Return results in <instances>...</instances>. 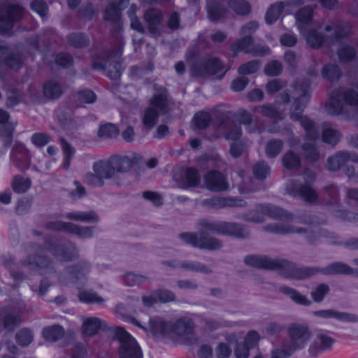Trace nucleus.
<instances>
[{
  "label": "nucleus",
  "mask_w": 358,
  "mask_h": 358,
  "mask_svg": "<svg viewBox=\"0 0 358 358\" xmlns=\"http://www.w3.org/2000/svg\"><path fill=\"white\" fill-rule=\"evenodd\" d=\"M129 322L146 332L156 336L169 337L180 344L193 348L199 343V337L195 331L194 321L187 316L170 322L160 316L150 318L148 323L141 317H131Z\"/></svg>",
  "instance_id": "1"
},
{
  "label": "nucleus",
  "mask_w": 358,
  "mask_h": 358,
  "mask_svg": "<svg viewBox=\"0 0 358 358\" xmlns=\"http://www.w3.org/2000/svg\"><path fill=\"white\" fill-rule=\"evenodd\" d=\"M294 100L290 109V118L299 121L306 131V137L309 140H315L319 137V131L312 120L302 113L309 98V86L308 85L296 87Z\"/></svg>",
  "instance_id": "2"
},
{
  "label": "nucleus",
  "mask_w": 358,
  "mask_h": 358,
  "mask_svg": "<svg viewBox=\"0 0 358 358\" xmlns=\"http://www.w3.org/2000/svg\"><path fill=\"white\" fill-rule=\"evenodd\" d=\"M266 231L279 234H306V239L310 244L317 243L321 237L326 238L331 244H341L339 238L334 233H330L322 229H305L301 227H294L289 224H268L263 227Z\"/></svg>",
  "instance_id": "3"
},
{
  "label": "nucleus",
  "mask_w": 358,
  "mask_h": 358,
  "mask_svg": "<svg viewBox=\"0 0 358 358\" xmlns=\"http://www.w3.org/2000/svg\"><path fill=\"white\" fill-rule=\"evenodd\" d=\"M318 273H322L325 275H356L358 276V269H353L348 264L343 262H334L324 268L320 267H297L294 271L291 276L296 280H303L310 278Z\"/></svg>",
  "instance_id": "4"
},
{
  "label": "nucleus",
  "mask_w": 358,
  "mask_h": 358,
  "mask_svg": "<svg viewBox=\"0 0 358 358\" xmlns=\"http://www.w3.org/2000/svg\"><path fill=\"white\" fill-rule=\"evenodd\" d=\"M244 262L248 266L257 268L280 269L285 278L291 279H294V277L290 274L296 269V266L293 262L284 259H271L266 256L248 255L245 257Z\"/></svg>",
  "instance_id": "5"
},
{
  "label": "nucleus",
  "mask_w": 358,
  "mask_h": 358,
  "mask_svg": "<svg viewBox=\"0 0 358 358\" xmlns=\"http://www.w3.org/2000/svg\"><path fill=\"white\" fill-rule=\"evenodd\" d=\"M130 163L127 157L113 156L108 159L94 162L92 171L100 174L104 180L111 179L117 173L127 171L129 169Z\"/></svg>",
  "instance_id": "6"
},
{
  "label": "nucleus",
  "mask_w": 358,
  "mask_h": 358,
  "mask_svg": "<svg viewBox=\"0 0 358 358\" xmlns=\"http://www.w3.org/2000/svg\"><path fill=\"white\" fill-rule=\"evenodd\" d=\"M204 232H213L238 238H245L249 236V231L245 227L236 222H228L203 220V234Z\"/></svg>",
  "instance_id": "7"
},
{
  "label": "nucleus",
  "mask_w": 358,
  "mask_h": 358,
  "mask_svg": "<svg viewBox=\"0 0 358 358\" xmlns=\"http://www.w3.org/2000/svg\"><path fill=\"white\" fill-rule=\"evenodd\" d=\"M114 336L120 343V358H143L141 350L136 341L124 329L115 327Z\"/></svg>",
  "instance_id": "8"
},
{
  "label": "nucleus",
  "mask_w": 358,
  "mask_h": 358,
  "mask_svg": "<svg viewBox=\"0 0 358 358\" xmlns=\"http://www.w3.org/2000/svg\"><path fill=\"white\" fill-rule=\"evenodd\" d=\"M255 210V214L252 215V212H250V213H244L241 215V217L245 221L256 223H260L264 221V215L274 219H292V215L290 213L271 204L257 205Z\"/></svg>",
  "instance_id": "9"
},
{
  "label": "nucleus",
  "mask_w": 358,
  "mask_h": 358,
  "mask_svg": "<svg viewBox=\"0 0 358 358\" xmlns=\"http://www.w3.org/2000/svg\"><path fill=\"white\" fill-rule=\"evenodd\" d=\"M23 8L18 4L8 3L0 12V32L8 34L15 22L23 16Z\"/></svg>",
  "instance_id": "10"
},
{
  "label": "nucleus",
  "mask_w": 358,
  "mask_h": 358,
  "mask_svg": "<svg viewBox=\"0 0 358 358\" xmlns=\"http://www.w3.org/2000/svg\"><path fill=\"white\" fill-rule=\"evenodd\" d=\"M46 227L52 230H58L73 234L83 239L90 238L93 237L94 234V227H80L73 223L61 221L49 222L46 224Z\"/></svg>",
  "instance_id": "11"
},
{
  "label": "nucleus",
  "mask_w": 358,
  "mask_h": 358,
  "mask_svg": "<svg viewBox=\"0 0 358 358\" xmlns=\"http://www.w3.org/2000/svg\"><path fill=\"white\" fill-rule=\"evenodd\" d=\"M288 334L294 350L303 348L311 337V332L308 327L298 323H293L289 326Z\"/></svg>",
  "instance_id": "12"
},
{
  "label": "nucleus",
  "mask_w": 358,
  "mask_h": 358,
  "mask_svg": "<svg viewBox=\"0 0 358 358\" xmlns=\"http://www.w3.org/2000/svg\"><path fill=\"white\" fill-rule=\"evenodd\" d=\"M28 255L22 261V264L28 269L38 271L47 268L50 262L44 257L39 256L42 253V249L38 245H31L27 248Z\"/></svg>",
  "instance_id": "13"
},
{
  "label": "nucleus",
  "mask_w": 358,
  "mask_h": 358,
  "mask_svg": "<svg viewBox=\"0 0 358 358\" xmlns=\"http://www.w3.org/2000/svg\"><path fill=\"white\" fill-rule=\"evenodd\" d=\"M46 248L50 252L60 257L62 260H72L78 256L77 248L70 242L59 244L51 241L46 243Z\"/></svg>",
  "instance_id": "14"
},
{
  "label": "nucleus",
  "mask_w": 358,
  "mask_h": 358,
  "mask_svg": "<svg viewBox=\"0 0 358 358\" xmlns=\"http://www.w3.org/2000/svg\"><path fill=\"white\" fill-rule=\"evenodd\" d=\"M123 46H124V44L121 43L119 45L117 50L114 52L111 53L107 59L103 60L101 62H94L93 64H92L93 69H94L96 70L101 71V70H105L107 68H108V77L110 79H113V80L119 78L122 73V68H121L120 64L119 62H115L113 65L115 71H113L110 69V64H109V62L113 58L114 59L118 58L122 55V50H123Z\"/></svg>",
  "instance_id": "15"
},
{
  "label": "nucleus",
  "mask_w": 358,
  "mask_h": 358,
  "mask_svg": "<svg viewBox=\"0 0 358 358\" xmlns=\"http://www.w3.org/2000/svg\"><path fill=\"white\" fill-rule=\"evenodd\" d=\"M170 100L166 90L159 85H154V92L150 100V108L166 114L169 110Z\"/></svg>",
  "instance_id": "16"
},
{
  "label": "nucleus",
  "mask_w": 358,
  "mask_h": 358,
  "mask_svg": "<svg viewBox=\"0 0 358 358\" xmlns=\"http://www.w3.org/2000/svg\"><path fill=\"white\" fill-rule=\"evenodd\" d=\"M206 187L210 191L220 192L229 189L228 183L224 176L219 171H212L205 176Z\"/></svg>",
  "instance_id": "17"
},
{
  "label": "nucleus",
  "mask_w": 358,
  "mask_h": 358,
  "mask_svg": "<svg viewBox=\"0 0 358 358\" xmlns=\"http://www.w3.org/2000/svg\"><path fill=\"white\" fill-rule=\"evenodd\" d=\"M203 205L213 208H222L226 207L243 208L246 206L247 202L244 200L237 199L234 197L216 196L203 201Z\"/></svg>",
  "instance_id": "18"
},
{
  "label": "nucleus",
  "mask_w": 358,
  "mask_h": 358,
  "mask_svg": "<svg viewBox=\"0 0 358 358\" xmlns=\"http://www.w3.org/2000/svg\"><path fill=\"white\" fill-rule=\"evenodd\" d=\"M30 153L22 143H15L10 153V160L20 170L26 169L30 163Z\"/></svg>",
  "instance_id": "19"
},
{
  "label": "nucleus",
  "mask_w": 358,
  "mask_h": 358,
  "mask_svg": "<svg viewBox=\"0 0 358 358\" xmlns=\"http://www.w3.org/2000/svg\"><path fill=\"white\" fill-rule=\"evenodd\" d=\"M227 71L228 69L224 71V64L217 57L206 56L203 59V78L207 76H215L222 73L217 76V78L220 80Z\"/></svg>",
  "instance_id": "20"
},
{
  "label": "nucleus",
  "mask_w": 358,
  "mask_h": 358,
  "mask_svg": "<svg viewBox=\"0 0 358 358\" xmlns=\"http://www.w3.org/2000/svg\"><path fill=\"white\" fill-rule=\"evenodd\" d=\"M162 14L155 9L148 10L144 14V20L152 36L157 38L160 35V24Z\"/></svg>",
  "instance_id": "21"
},
{
  "label": "nucleus",
  "mask_w": 358,
  "mask_h": 358,
  "mask_svg": "<svg viewBox=\"0 0 358 358\" xmlns=\"http://www.w3.org/2000/svg\"><path fill=\"white\" fill-rule=\"evenodd\" d=\"M22 58L19 54H11L10 50L0 41V62L5 63L13 69H19L22 64Z\"/></svg>",
  "instance_id": "22"
},
{
  "label": "nucleus",
  "mask_w": 358,
  "mask_h": 358,
  "mask_svg": "<svg viewBox=\"0 0 358 358\" xmlns=\"http://www.w3.org/2000/svg\"><path fill=\"white\" fill-rule=\"evenodd\" d=\"M340 98L341 97V91L338 89L334 90L331 95L330 99L326 103V112L331 115H340L343 109V104Z\"/></svg>",
  "instance_id": "23"
},
{
  "label": "nucleus",
  "mask_w": 358,
  "mask_h": 358,
  "mask_svg": "<svg viewBox=\"0 0 358 358\" xmlns=\"http://www.w3.org/2000/svg\"><path fill=\"white\" fill-rule=\"evenodd\" d=\"M314 315L317 317H320L323 318H336L339 320L350 322H358V315L351 313L338 312L334 310H317L313 313Z\"/></svg>",
  "instance_id": "24"
},
{
  "label": "nucleus",
  "mask_w": 358,
  "mask_h": 358,
  "mask_svg": "<svg viewBox=\"0 0 358 358\" xmlns=\"http://www.w3.org/2000/svg\"><path fill=\"white\" fill-rule=\"evenodd\" d=\"M129 4V0H118L109 4L104 13V18L106 20L117 22L120 18V11Z\"/></svg>",
  "instance_id": "25"
},
{
  "label": "nucleus",
  "mask_w": 358,
  "mask_h": 358,
  "mask_svg": "<svg viewBox=\"0 0 358 358\" xmlns=\"http://www.w3.org/2000/svg\"><path fill=\"white\" fill-rule=\"evenodd\" d=\"M90 270V266L87 262H82L78 264L71 271L72 280H73L74 282L76 283L78 286L85 285L87 282V275Z\"/></svg>",
  "instance_id": "26"
},
{
  "label": "nucleus",
  "mask_w": 358,
  "mask_h": 358,
  "mask_svg": "<svg viewBox=\"0 0 358 358\" xmlns=\"http://www.w3.org/2000/svg\"><path fill=\"white\" fill-rule=\"evenodd\" d=\"M104 322L96 317H88L83 319V331L88 336H93L103 327Z\"/></svg>",
  "instance_id": "27"
},
{
  "label": "nucleus",
  "mask_w": 358,
  "mask_h": 358,
  "mask_svg": "<svg viewBox=\"0 0 358 358\" xmlns=\"http://www.w3.org/2000/svg\"><path fill=\"white\" fill-rule=\"evenodd\" d=\"M290 189L298 194L306 201L315 202L317 200V193L308 185H302L293 182L290 185Z\"/></svg>",
  "instance_id": "28"
},
{
  "label": "nucleus",
  "mask_w": 358,
  "mask_h": 358,
  "mask_svg": "<svg viewBox=\"0 0 358 358\" xmlns=\"http://www.w3.org/2000/svg\"><path fill=\"white\" fill-rule=\"evenodd\" d=\"M227 9L220 3L215 1H208L207 16L210 21L215 22L224 17Z\"/></svg>",
  "instance_id": "29"
},
{
  "label": "nucleus",
  "mask_w": 358,
  "mask_h": 358,
  "mask_svg": "<svg viewBox=\"0 0 358 358\" xmlns=\"http://www.w3.org/2000/svg\"><path fill=\"white\" fill-rule=\"evenodd\" d=\"M64 217L69 220L85 222H96L99 220L98 215L94 211H73L66 213Z\"/></svg>",
  "instance_id": "30"
},
{
  "label": "nucleus",
  "mask_w": 358,
  "mask_h": 358,
  "mask_svg": "<svg viewBox=\"0 0 358 358\" xmlns=\"http://www.w3.org/2000/svg\"><path fill=\"white\" fill-rule=\"evenodd\" d=\"M253 41L254 38L252 36H242L241 38L236 40L231 45L230 49L234 55H237L240 52L248 54Z\"/></svg>",
  "instance_id": "31"
},
{
  "label": "nucleus",
  "mask_w": 358,
  "mask_h": 358,
  "mask_svg": "<svg viewBox=\"0 0 358 358\" xmlns=\"http://www.w3.org/2000/svg\"><path fill=\"white\" fill-rule=\"evenodd\" d=\"M124 284L129 287L138 286L149 281V277L146 274L127 272L122 277Z\"/></svg>",
  "instance_id": "32"
},
{
  "label": "nucleus",
  "mask_w": 358,
  "mask_h": 358,
  "mask_svg": "<svg viewBox=\"0 0 358 358\" xmlns=\"http://www.w3.org/2000/svg\"><path fill=\"white\" fill-rule=\"evenodd\" d=\"M348 156L346 151H342L329 157L326 164L327 169L331 171L339 170L348 162Z\"/></svg>",
  "instance_id": "33"
},
{
  "label": "nucleus",
  "mask_w": 358,
  "mask_h": 358,
  "mask_svg": "<svg viewBox=\"0 0 358 358\" xmlns=\"http://www.w3.org/2000/svg\"><path fill=\"white\" fill-rule=\"evenodd\" d=\"M279 290L281 293L289 296L293 301L298 304L303 306H309L311 303V301L309 299H308L304 295H302L296 289L292 287L287 286H281Z\"/></svg>",
  "instance_id": "34"
},
{
  "label": "nucleus",
  "mask_w": 358,
  "mask_h": 358,
  "mask_svg": "<svg viewBox=\"0 0 358 358\" xmlns=\"http://www.w3.org/2000/svg\"><path fill=\"white\" fill-rule=\"evenodd\" d=\"M279 290L281 293L289 296L293 301L298 304L303 306H309L311 303V301L309 299H308L304 295H302L296 289L292 287L287 286H281Z\"/></svg>",
  "instance_id": "35"
},
{
  "label": "nucleus",
  "mask_w": 358,
  "mask_h": 358,
  "mask_svg": "<svg viewBox=\"0 0 358 358\" xmlns=\"http://www.w3.org/2000/svg\"><path fill=\"white\" fill-rule=\"evenodd\" d=\"M341 135L338 129L329 124H324L322 140L324 143L335 145L340 140Z\"/></svg>",
  "instance_id": "36"
},
{
  "label": "nucleus",
  "mask_w": 358,
  "mask_h": 358,
  "mask_svg": "<svg viewBox=\"0 0 358 358\" xmlns=\"http://www.w3.org/2000/svg\"><path fill=\"white\" fill-rule=\"evenodd\" d=\"M161 115L164 114L148 106L145 109L142 116L143 126L148 129L153 128L158 121L159 116Z\"/></svg>",
  "instance_id": "37"
},
{
  "label": "nucleus",
  "mask_w": 358,
  "mask_h": 358,
  "mask_svg": "<svg viewBox=\"0 0 358 358\" xmlns=\"http://www.w3.org/2000/svg\"><path fill=\"white\" fill-rule=\"evenodd\" d=\"M301 33L304 35L307 43L312 48H320L325 41L324 36L316 29H310L307 32L303 30Z\"/></svg>",
  "instance_id": "38"
},
{
  "label": "nucleus",
  "mask_w": 358,
  "mask_h": 358,
  "mask_svg": "<svg viewBox=\"0 0 358 358\" xmlns=\"http://www.w3.org/2000/svg\"><path fill=\"white\" fill-rule=\"evenodd\" d=\"M79 300L84 303L103 304L105 299L92 290H83L78 292Z\"/></svg>",
  "instance_id": "39"
},
{
  "label": "nucleus",
  "mask_w": 358,
  "mask_h": 358,
  "mask_svg": "<svg viewBox=\"0 0 358 358\" xmlns=\"http://www.w3.org/2000/svg\"><path fill=\"white\" fill-rule=\"evenodd\" d=\"M60 84L55 80L47 81L43 85V94L48 99H56L62 94Z\"/></svg>",
  "instance_id": "40"
},
{
  "label": "nucleus",
  "mask_w": 358,
  "mask_h": 358,
  "mask_svg": "<svg viewBox=\"0 0 358 358\" xmlns=\"http://www.w3.org/2000/svg\"><path fill=\"white\" fill-rule=\"evenodd\" d=\"M313 10L308 7L305 6L301 8L296 13V19L297 20V25L301 32H303L304 26L308 24L312 20Z\"/></svg>",
  "instance_id": "41"
},
{
  "label": "nucleus",
  "mask_w": 358,
  "mask_h": 358,
  "mask_svg": "<svg viewBox=\"0 0 358 358\" xmlns=\"http://www.w3.org/2000/svg\"><path fill=\"white\" fill-rule=\"evenodd\" d=\"M282 162L287 169H297L301 166L300 157L293 151H287L282 157Z\"/></svg>",
  "instance_id": "42"
},
{
  "label": "nucleus",
  "mask_w": 358,
  "mask_h": 358,
  "mask_svg": "<svg viewBox=\"0 0 358 358\" xmlns=\"http://www.w3.org/2000/svg\"><path fill=\"white\" fill-rule=\"evenodd\" d=\"M284 142L280 139H271L265 145V153L269 158L276 157L282 150Z\"/></svg>",
  "instance_id": "43"
},
{
  "label": "nucleus",
  "mask_w": 358,
  "mask_h": 358,
  "mask_svg": "<svg viewBox=\"0 0 358 358\" xmlns=\"http://www.w3.org/2000/svg\"><path fill=\"white\" fill-rule=\"evenodd\" d=\"M64 329L59 325H53L44 328L43 330V338L50 342H55L64 336Z\"/></svg>",
  "instance_id": "44"
},
{
  "label": "nucleus",
  "mask_w": 358,
  "mask_h": 358,
  "mask_svg": "<svg viewBox=\"0 0 358 358\" xmlns=\"http://www.w3.org/2000/svg\"><path fill=\"white\" fill-rule=\"evenodd\" d=\"M16 125V123L9 122L3 124L0 129V138L6 149H7L12 143L13 133Z\"/></svg>",
  "instance_id": "45"
},
{
  "label": "nucleus",
  "mask_w": 358,
  "mask_h": 358,
  "mask_svg": "<svg viewBox=\"0 0 358 358\" xmlns=\"http://www.w3.org/2000/svg\"><path fill=\"white\" fill-rule=\"evenodd\" d=\"M187 64L193 76H198L201 70V56L199 52L189 50L187 57Z\"/></svg>",
  "instance_id": "46"
},
{
  "label": "nucleus",
  "mask_w": 358,
  "mask_h": 358,
  "mask_svg": "<svg viewBox=\"0 0 358 358\" xmlns=\"http://www.w3.org/2000/svg\"><path fill=\"white\" fill-rule=\"evenodd\" d=\"M199 180V172L194 168H187L181 176V182L189 187L196 185Z\"/></svg>",
  "instance_id": "47"
},
{
  "label": "nucleus",
  "mask_w": 358,
  "mask_h": 358,
  "mask_svg": "<svg viewBox=\"0 0 358 358\" xmlns=\"http://www.w3.org/2000/svg\"><path fill=\"white\" fill-rule=\"evenodd\" d=\"M322 74L326 80L334 82L341 77V71L336 64H327L323 67Z\"/></svg>",
  "instance_id": "48"
},
{
  "label": "nucleus",
  "mask_w": 358,
  "mask_h": 358,
  "mask_svg": "<svg viewBox=\"0 0 358 358\" xmlns=\"http://www.w3.org/2000/svg\"><path fill=\"white\" fill-rule=\"evenodd\" d=\"M284 9L282 3H276L273 4L267 10L265 15V20L268 24H272L275 22L281 15Z\"/></svg>",
  "instance_id": "49"
},
{
  "label": "nucleus",
  "mask_w": 358,
  "mask_h": 358,
  "mask_svg": "<svg viewBox=\"0 0 358 358\" xmlns=\"http://www.w3.org/2000/svg\"><path fill=\"white\" fill-rule=\"evenodd\" d=\"M303 156L306 160L315 162L320 159V154L313 143H305L302 145Z\"/></svg>",
  "instance_id": "50"
},
{
  "label": "nucleus",
  "mask_w": 358,
  "mask_h": 358,
  "mask_svg": "<svg viewBox=\"0 0 358 358\" xmlns=\"http://www.w3.org/2000/svg\"><path fill=\"white\" fill-rule=\"evenodd\" d=\"M31 184V182L29 178H24L17 176L13 178L12 187L15 192L22 194L30 188Z\"/></svg>",
  "instance_id": "51"
},
{
  "label": "nucleus",
  "mask_w": 358,
  "mask_h": 358,
  "mask_svg": "<svg viewBox=\"0 0 358 358\" xmlns=\"http://www.w3.org/2000/svg\"><path fill=\"white\" fill-rule=\"evenodd\" d=\"M179 238L185 243L192 245L194 248L201 247V238L198 233L183 232L179 234Z\"/></svg>",
  "instance_id": "52"
},
{
  "label": "nucleus",
  "mask_w": 358,
  "mask_h": 358,
  "mask_svg": "<svg viewBox=\"0 0 358 358\" xmlns=\"http://www.w3.org/2000/svg\"><path fill=\"white\" fill-rule=\"evenodd\" d=\"M229 6L238 15H245L250 12V4L243 0H229Z\"/></svg>",
  "instance_id": "53"
},
{
  "label": "nucleus",
  "mask_w": 358,
  "mask_h": 358,
  "mask_svg": "<svg viewBox=\"0 0 358 358\" xmlns=\"http://www.w3.org/2000/svg\"><path fill=\"white\" fill-rule=\"evenodd\" d=\"M338 90L341 91V97L347 105L358 106V92L353 89Z\"/></svg>",
  "instance_id": "54"
},
{
  "label": "nucleus",
  "mask_w": 358,
  "mask_h": 358,
  "mask_svg": "<svg viewBox=\"0 0 358 358\" xmlns=\"http://www.w3.org/2000/svg\"><path fill=\"white\" fill-rule=\"evenodd\" d=\"M329 291L330 288L327 284L320 283L310 292V296L315 302L320 303Z\"/></svg>",
  "instance_id": "55"
},
{
  "label": "nucleus",
  "mask_w": 358,
  "mask_h": 358,
  "mask_svg": "<svg viewBox=\"0 0 358 358\" xmlns=\"http://www.w3.org/2000/svg\"><path fill=\"white\" fill-rule=\"evenodd\" d=\"M119 134L118 129L113 124H105L100 127L98 135L103 138H113L117 136Z\"/></svg>",
  "instance_id": "56"
},
{
  "label": "nucleus",
  "mask_w": 358,
  "mask_h": 358,
  "mask_svg": "<svg viewBox=\"0 0 358 358\" xmlns=\"http://www.w3.org/2000/svg\"><path fill=\"white\" fill-rule=\"evenodd\" d=\"M260 67V63L258 60H252L241 64L238 69L241 75H249L257 72Z\"/></svg>",
  "instance_id": "57"
},
{
  "label": "nucleus",
  "mask_w": 358,
  "mask_h": 358,
  "mask_svg": "<svg viewBox=\"0 0 358 358\" xmlns=\"http://www.w3.org/2000/svg\"><path fill=\"white\" fill-rule=\"evenodd\" d=\"M210 232H204L203 234V249L217 250L222 247V243L218 239L208 236Z\"/></svg>",
  "instance_id": "58"
},
{
  "label": "nucleus",
  "mask_w": 358,
  "mask_h": 358,
  "mask_svg": "<svg viewBox=\"0 0 358 358\" xmlns=\"http://www.w3.org/2000/svg\"><path fill=\"white\" fill-rule=\"evenodd\" d=\"M34 338V335L31 331L23 329L17 332L16 334V341L22 346H27L29 345Z\"/></svg>",
  "instance_id": "59"
},
{
  "label": "nucleus",
  "mask_w": 358,
  "mask_h": 358,
  "mask_svg": "<svg viewBox=\"0 0 358 358\" xmlns=\"http://www.w3.org/2000/svg\"><path fill=\"white\" fill-rule=\"evenodd\" d=\"M61 145L64 155V168L68 169L70 166L71 159L75 154V150L64 139L61 140Z\"/></svg>",
  "instance_id": "60"
},
{
  "label": "nucleus",
  "mask_w": 358,
  "mask_h": 358,
  "mask_svg": "<svg viewBox=\"0 0 358 358\" xmlns=\"http://www.w3.org/2000/svg\"><path fill=\"white\" fill-rule=\"evenodd\" d=\"M85 182L94 187H101L104 185V179L97 173L89 172L85 176Z\"/></svg>",
  "instance_id": "61"
},
{
  "label": "nucleus",
  "mask_w": 358,
  "mask_h": 358,
  "mask_svg": "<svg viewBox=\"0 0 358 358\" xmlns=\"http://www.w3.org/2000/svg\"><path fill=\"white\" fill-rule=\"evenodd\" d=\"M253 172L259 180L265 179L270 173L268 165L264 162H259L253 166Z\"/></svg>",
  "instance_id": "62"
},
{
  "label": "nucleus",
  "mask_w": 358,
  "mask_h": 358,
  "mask_svg": "<svg viewBox=\"0 0 358 358\" xmlns=\"http://www.w3.org/2000/svg\"><path fill=\"white\" fill-rule=\"evenodd\" d=\"M68 41L70 45L76 48H83L86 46L89 43L87 36L81 34H71L68 36Z\"/></svg>",
  "instance_id": "63"
},
{
  "label": "nucleus",
  "mask_w": 358,
  "mask_h": 358,
  "mask_svg": "<svg viewBox=\"0 0 358 358\" xmlns=\"http://www.w3.org/2000/svg\"><path fill=\"white\" fill-rule=\"evenodd\" d=\"M282 71V65L277 60L269 62L264 67L265 74L269 76H277L281 73Z\"/></svg>",
  "instance_id": "64"
}]
</instances>
